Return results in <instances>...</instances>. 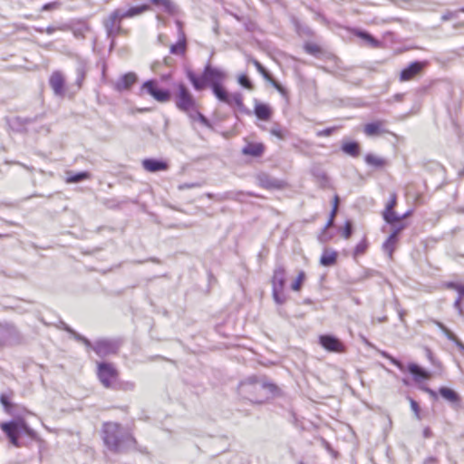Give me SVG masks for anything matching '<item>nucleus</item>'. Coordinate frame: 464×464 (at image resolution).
<instances>
[{"instance_id":"obj_1","label":"nucleus","mask_w":464,"mask_h":464,"mask_svg":"<svg viewBox=\"0 0 464 464\" xmlns=\"http://www.w3.org/2000/svg\"><path fill=\"white\" fill-rule=\"evenodd\" d=\"M102 440L106 447L114 453H126L132 450L145 453V450L138 448L134 437L117 422L103 424Z\"/></svg>"},{"instance_id":"obj_2","label":"nucleus","mask_w":464,"mask_h":464,"mask_svg":"<svg viewBox=\"0 0 464 464\" xmlns=\"http://www.w3.org/2000/svg\"><path fill=\"white\" fill-rule=\"evenodd\" d=\"M1 430L7 436L10 443L15 448H20L19 436L21 433L26 434L28 437L34 439L36 436L35 431L31 429L26 421L22 419H14L7 422H2L0 424Z\"/></svg>"},{"instance_id":"obj_3","label":"nucleus","mask_w":464,"mask_h":464,"mask_svg":"<svg viewBox=\"0 0 464 464\" xmlns=\"http://www.w3.org/2000/svg\"><path fill=\"white\" fill-rule=\"evenodd\" d=\"M174 100L177 109L187 115L191 111H195V108L198 106L194 96L183 82L177 84V92L175 93Z\"/></svg>"},{"instance_id":"obj_4","label":"nucleus","mask_w":464,"mask_h":464,"mask_svg":"<svg viewBox=\"0 0 464 464\" xmlns=\"http://www.w3.org/2000/svg\"><path fill=\"white\" fill-rule=\"evenodd\" d=\"M285 270L282 266H278L274 271L272 278L273 297L276 304H283L287 297L285 293Z\"/></svg>"},{"instance_id":"obj_5","label":"nucleus","mask_w":464,"mask_h":464,"mask_svg":"<svg viewBox=\"0 0 464 464\" xmlns=\"http://www.w3.org/2000/svg\"><path fill=\"white\" fill-rule=\"evenodd\" d=\"M98 377L106 388H114L118 378V372L112 364L101 362L98 364Z\"/></svg>"},{"instance_id":"obj_6","label":"nucleus","mask_w":464,"mask_h":464,"mask_svg":"<svg viewBox=\"0 0 464 464\" xmlns=\"http://www.w3.org/2000/svg\"><path fill=\"white\" fill-rule=\"evenodd\" d=\"M141 91L145 92L160 102H167L171 97L169 91L159 89L158 83L154 80L146 81L141 86Z\"/></svg>"},{"instance_id":"obj_7","label":"nucleus","mask_w":464,"mask_h":464,"mask_svg":"<svg viewBox=\"0 0 464 464\" xmlns=\"http://www.w3.org/2000/svg\"><path fill=\"white\" fill-rule=\"evenodd\" d=\"M122 19L123 17H121V9H115L106 19H104L103 25L109 38H114L121 31V22Z\"/></svg>"},{"instance_id":"obj_8","label":"nucleus","mask_w":464,"mask_h":464,"mask_svg":"<svg viewBox=\"0 0 464 464\" xmlns=\"http://www.w3.org/2000/svg\"><path fill=\"white\" fill-rule=\"evenodd\" d=\"M120 346L118 341L102 339L95 343L91 348L101 357L107 356L109 354L116 353Z\"/></svg>"},{"instance_id":"obj_9","label":"nucleus","mask_w":464,"mask_h":464,"mask_svg":"<svg viewBox=\"0 0 464 464\" xmlns=\"http://www.w3.org/2000/svg\"><path fill=\"white\" fill-rule=\"evenodd\" d=\"M427 65L428 62L426 61H415L411 63L407 67L401 70L400 81L407 82L412 80L415 76L420 74Z\"/></svg>"},{"instance_id":"obj_10","label":"nucleus","mask_w":464,"mask_h":464,"mask_svg":"<svg viewBox=\"0 0 464 464\" xmlns=\"http://www.w3.org/2000/svg\"><path fill=\"white\" fill-rule=\"evenodd\" d=\"M49 85L55 96L63 97L65 95V77L59 72H53L49 78Z\"/></svg>"},{"instance_id":"obj_11","label":"nucleus","mask_w":464,"mask_h":464,"mask_svg":"<svg viewBox=\"0 0 464 464\" xmlns=\"http://www.w3.org/2000/svg\"><path fill=\"white\" fill-rule=\"evenodd\" d=\"M320 344L329 352L343 353L344 352L343 343L333 335L324 334L319 337Z\"/></svg>"},{"instance_id":"obj_12","label":"nucleus","mask_w":464,"mask_h":464,"mask_svg":"<svg viewBox=\"0 0 464 464\" xmlns=\"http://www.w3.org/2000/svg\"><path fill=\"white\" fill-rule=\"evenodd\" d=\"M311 174L321 188L325 189L331 188V179L322 167L319 165L313 166L311 169Z\"/></svg>"},{"instance_id":"obj_13","label":"nucleus","mask_w":464,"mask_h":464,"mask_svg":"<svg viewBox=\"0 0 464 464\" xmlns=\"http://www.w3.org/2000/svg\"><path fill=\"white\" fill-rule=\"evenodd\" d=\"M386 121L379 120L364 125L363 131L366 136H379L389 131L385 128Z\"/></svg>"},{"instance_id":"obj_14","label":"nucleus","mask_w":464,"mask_h":464,"mask_svg":"<svg viewBox=\"0 0 464 464\" xmlns=\"http://www.w3.org/2000/svg\"><path fill=\"white\" fill-rule=\"evenodd\" d=\"M263 397H266L267 401L277 400L284 397V392L275 383L263 379Z\"/></svg>"},{"instance_id":"obj_15","label":"nucleus","mask_w":464,"mask_h":464,"mask_svg":"<svg viewBox=\"0 0 464 464\" xmlns=\"http://www.w3.org/2000/svg\"><path fill=\"white\" fill-rule=\"evenodd\" d=\"M202 74L204 75V80H206L208 83H211L212 87L216 84H219V82L224 77V74L221 71L211 67L209 64L205 67Z\"/></svg>"},{"instance_id":"obj_16","label":"nucleus","mask_w":464,"mask_h":464,"mask_svg":"<svg viewBox=\"0 0 464 464\" xmlns=\"http://www.w3.org/2000/svg\"><path fill=\"white\" fill-rule=\"evenodd\" d=\"M142 167L149 172L164 171L169 169L167 162L156 159H146L142 161Z\"/></svg>"},{"instance_id":"obj_17","label":"nucleus","mask_w":464,"mask_h":464,"mask_svg":"<svg viewBox=\"0 0 464 464\" xmlns=\"http://www.w3.org/2000/svg\"><path fill=\"white\" fill-rule=\"evenodd\" d=\"M263 130L268 131L272 136H275L281 140H285L290 135L287 128L284 127L279 122H273L270 127L263 126Z\"/></svg>"},{"instance_id":"obj_18","label":"nucleus","mask_w":464,"mask_h":464,"mask_svg":"<svg viewBox=\"0 0 464 464\" xmlns=\"http://www.w3.org/2000/svg\"><path fill=\"white\" fill-rule=\"evenodd\" d=\"M287 187V182L284 179L270 177L263 174V188L266 189H284Z\"/></svg>"},{"instance_id":"obj_19","label":"nucleus","mask_w":464,"mask_h":464,"mask_svg":"<svg viewBox=\"0 0 464 464\" xmlns=\"http://www.w3.org/2000/svg\"><path fill=\"white\" fill-rule=\"evenodd\" d=\"M137 81V76L133 72H128L122 75L115 83L117 91L121 92L129 90Z\"/></svg>"},{"instance_id":"obj_20","label":"nucleus","mask_w":464,"mask_h":464,"mask_svg":"<svg viewBox=\"0 0 464 464\" xmlns=\"http://www.w3.org/2000/svg\"><path fill=\"white\" fill-rule=\"evenodd\" d=\"M439 392L446 401L450 402L455 408L460 406V396L455 391L448 387H440Z\"/></svg>"},{"instance_id":"obj_21","label":"nucleus","mask_w":464,"mask_h":464,"mask_svg":"<svg viewBox=\"0 0 464 464\" xmlns=\"http://www.w3.org/2000/svg\"><path fill=\"white\" fill-rule=\"evenodd\" d=\"M177 24L179 26V39L177 44H172L170 46V53L172 54L181 55V54H184L186 52V47H187L186 37H185V34L183 33V31L181 29V23L179 21H178Z\"/></svg>"},{"instance_id":"obj_22","label":"nucleus","mask_w":464,"mask_h":464,"mask_svg":"<svg viewBox=\"0 0 464 464\" xmlns=\"http://www.w3.org/2000/svg\"><path fill=\"white\" fill-rule=\"evenodd\" d=\"M408 371L413 375L414 381L416 382H420L421 380H427L430 378V372L415 363H410L408 365Z\"/></svg>"},{"instance_id":"obj_23","label":"nucleus","mask_w":464,"mask_h":464,"mask_svg":"<svg viewBox=\"0 0 464 464\" xmlns=\"http://www.w3.org/2000/svg\"><path fill=\"white\" fill-rule=\"evenodd\" d=\"M263 78H265L268 82H270L271 85L274 86L284 98L288 97L287 90L282 84H280L264 67Z\"/></svg>"},{"instance_id":"obj_24","label":"nucleus","mask_w":464,"mask_h":464,"mask_svg":"<svg viewBox=\"0 0 464 464\" xmlns=\"http://www.w3.org/2000/svg\"><path fill=\"white\" fill-rule=\"evenodd\" d=\"M399 237H394V235H390L382 244V250L389 256L391 259L392 258V255L397 247Z\"/></svg>"},{"instance_id":"obj_25","label":"nucleus","mask_w":464,"mask_h":464,"mask_svg":"<svg viewBox=\"0 0 464 464\" xmlns=\"http://www.w3.org/2000/svg\"><path fill=\"white\" fill-rule=\"evenodd\" d=\"M337 252L324 250L320 258V264L324 266H332L336 263Z\"/></svg>"},{"instance_id":"obj_26","label":"nucleus","mask_w":464,"mask_h":464,"mask_svg":"<svg viewBox=\"0 0 464 464\" xmlns=\"http://www.w3.org/2000/svg\"><path fill=\"white\" fill-rule=\"evenodd\" d=\"M342 150L352 157H358L361 153V148L358 142L351 141V142H344L342 145Z\"/></svg>"},{"instance_id":"obj_27","label":"nucleus","mask_w":464,"mask_h":464,"mask_svg":"<svg viewBox=\"0 0 464 464\" xmlns=\"http://www.w3.org/2000/svg\"><path fill=\"white\" fill-rule=\"evenodd\" d=\"M149 9H150V6L148 5L133 6L126 11L121 10V17H123V19L134 17V16L143 14L144 12L148 11Z\"/></svg>"},{"instance_id":"obj_28","label":"nucleus","mask_w":464,"mask_h":464,"mask_svg":"<svg viewBox=\"0 0 464 464\" xmlns=\"http://www.w3.org/2000/svg\"><path fill=\"white\" fill-rule=\"evenodd\" d=\"M448 286L450 288L455 289L458 292V294H459L458 298L454 302V307L456 309H458L459 314H462L461 300L464 297V285H459V284H456V283H450L448 285Z\"/></svg>"},{"instance_id":"obj_29","label":"nucleus","mask_w":464,"mask_h":464,"mask_svg":"<svg viewBox=\"0 0 464 464\" xmlns=\"http://www.w3.org/2000/svg\"><path fill=\"white\" fill-rule=\"evenodd\" d=\"M257 379L256 377L249 378L248 380L242 382L239 385V392L241 394H246L249 392L256 390Z\"/></svg>"},{"instance_id":"obj_30","label":"nucleus","mask_w":464,"mask_h":464,"mask_svg":"<svg viewBox=\"0 0 464 464\" xmlns=\"http://www.w3.org/2000/svg\"><path fill=\"white\" fill-rule=\"evenodd\" d=\"M445 334V336L450 340L455 343L457 347L459 348V343H463L448 327H446L442 323L433 320L432 321Z\"/></svg>"},{"instance_id":"obj_31","label":"nucleus","mask_w":464,"mask_h":464,"mask_svg":"<svg viewBox=\"0 0 464 464\" xmlns=\"http://www.w3.org/2000/svg\"><path fill=\"white\" fill-rule=\"evenodd\" d=\"M364 160L368 165L375 168H383L386 165V160L372 153L366 154Z\"/></svg>"},{"instance_id":"obj_32","label":"nucleus","mask_w":464,"mask_h":464,"mask_svg":"<svg viewBox=\"0 0 464 464\" xmlns=\"http://www.w3.org/2000/svg\"><path fill=\"white\" fill-rule=\"evenodd\" d=\"M188 78L192 83L193 87L197 91H201L205 88L208 83L206 80H204V75L202 74L200 78H198L192 72H188Z\"/></svg>"},{"instance_id":"obj_33","label":"nucleus","mask_w":464,"mask_h":464,"mask_svg":"<svg viewBox=\"0 0 464 464\" xmlns=\"http://www.w3.org/2000/svg\"><path fill=\"white\" fill-rule=\"evenodd\" d=\"M191 121H198L203 126L210 128V121L199 111L198 106L195 108V111H191L188 114Z\"/></svg>"},{"instance_id":"obj_34","label":"nucleus","mask_w":464,"mask_h":464,"mask_svg":"<svg viewBox=\"0 0 464 464\" xmlns=\"http://www.w3.org/2000/svg\"><path fill=\"white\" fill-rule=\"evenodd\" d=\"M245 155L257 157L261 155V143H248L242 150Z\"/></svg>"},{"instance_id":"obj_35","label":"nucleus","mask_w":464,"mask_h":464,"mask_svg":"<svg viewBox=\"0 0 464 464\" xmlns=\"http://www.w3.org/2000/svg\"><path fill=\"white\" fill-rule=\"evenodd\" d=\"M91 178V174L87 171L79 172L76 174H70L66 178L67 183H78L85 179H89Z\"/></svg>"},{"instance_id":"obj_36","label":"nucleus","mask_w":464,"mask_h":464,"mask_svg":"<svg viewBox=\"0 0 464 464\" xmlns=\"http://www.w3.org/2000/svg\"><path fill=\"white\" fill-rule=\"evenodd\" d=\"M212 91L215 94V96L222 102L227 104V102L228 101V96L230 93H228L220 84H216L213 86Z\"/></svg>"},{"instance_id":"obj_37","label":"nucleus","mask_w":464,"mask_h":464,"mask_svg":"<svg viewBox=\"0 0 464 464\" xmlns=\"http://www.w3.org/2000/svg\"><path fill=\"white\" fill-rule=\"evenodd\" d=\"M356 35L358 37L362 38V40H364L369 45H371L372 47H376L379 45V41L376 40L373 36H372L367 32L358 31L356 33Z\"/></svg>"},{"instance_id":"obj_38","label":"nucleus","mask_w":464,"mask_h":464,"mask_svg":"<svg viewBox=\"0 0 464 464\" xmlns=\"http://www.w3.org/2000/svg\"><path fill=\"white\" fill-rule=\"evenodd\" d=\"M401 215L397 214L394 210L392 212L382 213L383 219L390 225H394L401 221Z\"/></svg>"},{"instance_id":"obj_39","label":"nucleus","mask_w":464,"mask_h":464,"mask_svg":"<svg viewBox=\"0 0 464 464\" xmlns=\"http://www.w3.org/2000/svg\"><path fill=\"white\" fill-rule=\"evenodd\" d=\"M227 104H228L229 106H237L238 108H241L243 106L241 95L237 92L230 93Z\"/></svg>"},{"instance_id":"obj_40","label":"nucleus","mask_w":464,"mask_h":464,"mask_svg":"<svg viewBox=\"0 0 464 464\" xmlns=\"http://www.w3.org/2000/svg\"><path fill=\"white\" fill-rule=\"evenodd\" d=\"M152 4L160 5L164 8V11L171 13L174 10V5L170 0H150Z\"/></svg>"},{"instance_id":"obj_41","label":"nucleus","mask_w":464,"mask_h":464,"mask_svg":"<svg viewBox=\"0 0 464 464\" xmlns=\"http://www.w3.org/2000/svg\"><path fill=\"white\" fill-rule=\"evenodd\" d=\"M304 48L307 53L314 56L322 53L321 47L314 43H306Z\"/></svg>"},{"instance_id":"obj_42","label":"nucleus","mask_w":464,"mask_h":464,"mask_svg":"<svg viewBox=\"0 0 464 464\" xmlns=\"http://www.w3.org/2000/svg\"><path fill=\"white\" fill-rule=\"evenodd\" d=\"M305 279V274L304 271H300L296 279L292 283L291 289L294 291H299Z\"/></svg>"},{"instance_id":"obj_43","label":"nucleus","mask_w":464,"mask_h":464,"mask_svg":"<svg viewBox=\"0 0 464 464\" xmlns=\"http://www.w3.org/2000/svg\"><path fill=\"white\" fill-rule=\"evenodd\" d=\"M396 205H397V195H396V193H392L391 196H390V199L387 202V204L385 206V208L382 211V213H387L388 214L389 212L393 211L394 208L396 207Z\"/></svg>"},{"instance_id":"obj_44","label":"nucleus","mask_w":464,"mask_h":464,"mask_svg":"<svg viewBox=\"0 0 464 464\" xmlns=\"http://www.w3.org/2000/svg\"><path fill=\"white\" fill-rule=\"evenodd\" d=\"M65 330L67 332H69L72 335H73V337L77 340V341H81L88 348H91L92 347V343L91 342L85 338L84 336L79 334L78 333H76L75 331H73L72 329H71L70 327L66 326L65 327Z\"/></svg>"},{"instance_id":"obj_45","label":"nucleus","mask_w":464,"mask_h":464,"mask_svg":"<svg viewBox=\"0 0 464 464\" xmlns=\"http://www.w3.org/2000/svg\"><path fill=\"white\" fill-rule=\"evenodd\" d=\"M77 78L75 83L77 85V89L80 90L82 88L83 80L85 78V70L82 66H80L76 70Z\"/></svg>"},{"instance_id":"obj_46","label":"nucleus","mask_w":464,"mask_h":464,"mask_svg":"<svg viewBox=\"0 0 464 464\" xmlns=\"http://www.w3.org/2000/svg\"><path fill=\"white\" fill-rule=\"evenodd\" d=\"M0 402L2 403V405L4 406L5 408V411L9 413V414H12V408H13V405L12 403L9 401L8 400V397L5 394H2L0 396Z\"/></svg>"},{"instance_id":"obj_47","label":"nucleus","mask_w":464,"mask_h":464,"mask_svg":"<svg viewBox=\"0 0 464 464\" xmlns=\"http://www.w3.org/2000/svg\"><path fill=\"white\" fill-rule=\"evenodd\" d=\"M381 354L382 357L389 359L391 362L397 366L401 371H404V365L400 361L390 355L387 352H382Z\"/></svg>"},{"instance_id":"obj_48","label":"nucleus","mask_w":464,"mask_h":464,"mask_svg":"<svg viewBox=\"0 0 464 464\" xmlns=\"http://www.w3.org/2000/svg\"><path fill=\"white\" fill-rule=\"evenodd\" d=\"M408 399H409L410 403H411V408L413 411L416 418L418 420H420L421 419V417H420V408L419 406V403L415 400L411 398V397H409Z\"/></svg>"},{"instance_id":"obj_49","label":"nucleus","mask_w":464,"mask_h":464,"mask_svg":"<svg viewBox=\"0 0 464 464\" xmlns=\"http://www.w3.org/2000/svg\"><path fill=\"white\" fill-rule=\"evenodd\" d=\"M367 246H368V244H367L366 240L363 239L362 241L358 243L357 246H355L354 255L355 256L362 255L366 251Z\"/></svg>"},{"instance_id":"obj_50","label":"nucleus","mask_w":464,"mask_h":464,"mask_svg":"<svg viewBox=\"0 0 464 464\" xmlns=\"http://www.w3.org/2000/svg\"><path fill=\"white\" fill-rule=\"evenodd\" d=\"M238 82L240 85H242L243 87H245L246 89L252 88L251 82L246 74H242L238 77Z\"/></svg>"},{"instance_id":"obj_51","label":"nucleus","mask_w":464,"mask_h":464,"mask_svg":"<svg viewBox=\"0 0 464 464\" xmlns=\"http://www.w3.org/2000/svg\"><path fill=\"white\" fill-rule=\"evenodd\" d=\"M273 110L268 104L263 103V121H268L272 116Z\"/></svg>"},{"instance_id":"obj_52","label":"nucleus","mask_w":464,"mask_h":464,"mask_svg":"<svg viewBox=\"0 0 464 464\" xmlns=\"http://www.w3.org/2000/svg\"><path fill=\"white\" fill-rule=\"evenodd\" d=\"M352 233H353L352 223H351V221H346L342 234H343V237H345L347 239L352 236Z\"/></svg>"},{"instance_id":"obj_53","label":"nucleus","mask_w":464,"mask_h":464,"mask_svg":"<svg viewBox=\"0 0 464 464\" xmlns=\"http://www.w3.org/2000/svg\"><path fill=\"white\" fill-rule=\"evenodd\" d=\"M293 22H294V24H295V28H296V30H297V32H298L299 34H301V33H304V34H311V30H310L308 27H304V28H303V27L301 26V24H300L299 21H298L296 18H294V19H293Z\"/></svg>"},{"instance_id":"obj_54","label":"nucleus","mask_w":464,"mask_h":464,"mask_svg":"<svg viewBox=\"0 0 464 464\" xmlns=\"http://www.w3.org/2000/svg\"><path fill=\"white\" fill-rule=\"evenodd\" d=\"M338 204H339V197L337 195L334 196V206H333V209L330 213V219L331 220H334V217L337 213V209H338Z\"/></svg>"},{"instance_id":"obj_55","label":"nucleus","mask_w":464,"mask_h":464,"mask_svg":"<svg viewBox=\"0 0 464 464\" xmlns=\"http://www.w3.org/2000/svg\"><path fill=\"white\" fill-rule=\"evenodd\" d=\"M392 232L391 235H394V237H399V234L406 227L405 224L392 225Z\"/></svg>"},{"instance_id":"obj_56","label":"nucleus","mask_w":464,"mask_h":464,"mask_svg":"<svg viewBox=\"0 0 464 464\" xmlns=\"http://www.w3.org/2000/svg\"><path fill=\"white\" fill-rule=\"evenodd\" d=\"M335 130L336 129L334 127L326 128L324 130L317 131V136H331L335 131Z\"/></svg>"},{"instance_id":"obj_57","label":"nucleus","mask_w":464,"mask_h":464,"mask_svg":"<svg viewBox=\"0 0 464 464\" xmlns=\"http://www.w3.org/2000/svg\"><path fill=\"white\" fill-rule=\"evenodd\" d=\"M422 464H440L439 460L435 457H429L427 458Z\"/></svg>"},{"instance_id":"obj_58","label":"nucleus","mask_w":464,"mask_h":464,"mask_svg":"<svg viewBox=\"0 0 464 464\" xmlns=\"http://www.w3.org/2000/svg\"><path fill=\"white\" fill-rule=\"evenodd\" d=\"M454 17H456L455 13H453V12H450V11H449V12H447L446 14H444L442 15V20H443V21H448V20H450V19H451V18H454Z\"/></svg>"},{"instance_id":"obj_59","label":"nucleus","mask_w":464,"mask_h":464,"mask_svg":"<svg viewBox=\"0 0 464 464\" xmlns=\"http://www.w3.org/2000/svg\"><path fill=\"white\" fill-rule=\"evenodd\" d=\"M255 114L258 120H261V103H256L255 106Z\"/></svg>"},{"instance_id":"obj_60","label":"nucleus","mask_w":464,"mask_h":464,"mask_svg":"<svg viewBox=\"0 0 464 464\" xmlns=\"http://www.w3.org/2000/svg\"><path fill=\"white\" fill-rule=\"evenodd\" d=\"M397 313L399 315L400 320L404 323V317L406 315V311L401 308H397Z\"/></svg>"},{"instance_id":"obj_61","label":"nucleus","mask_w":464,"mask_h":464,"mask_svg":"<svg viewBox=\"0 0 464 464\" xmlns=\"http://www.w3.org/2000/svg\"><path fill=\"white\" fill-rule=\"evenodd\" d=\"M423 436H424L425 438H430V437L432 436V431L430 430V428H426V429H424V430H423Z\"/></svg>"},{"instance_id":"obj_62","label":"nucleus","mask_w":464,"mask_h":464,"mask_svg":"<svg viewBox=\"0 0 464 464\" xmlns=\"http://www.w3.org/2000/svg\"><path fill=\"white\" fill-rule=\"evenodd\" d=\"M426 354H427V357L429 358V360L433 362L434 361V358H433V353L432 352L430 351V349L427 348L426 349Z\"/></svg>"},{"instance_id":"obj_63","label":"nucleus","mask_w":464,"mask_h":464,"mask_svg":"<svg viewBox=\"0 0 464 464\" xmlns=\"http://www.w3.org/2000/svg\"><path fill=\"white\" fill-rule=\"evenodd\" d=\"M422 390L424 392H428L430 396L436 397V392L433 390H431V389H430L428 387H423Z\"/></svg>"},{"instance_id":"obj_64","label":"nucleus","mask_w":464,"mask_h":464,"mask_svg":"<svg viewBox=\"0 0 464 464\" xmlns=\"http://www.w3.org/2000/svg\"><path fill=\"white\" fill-rule=\"evenodd\" d=\"M57 30V28L53 27V26H48L45 30V32L48 34H52L53 33H54L55 31Z\"/></svg>"}]
</instances>
